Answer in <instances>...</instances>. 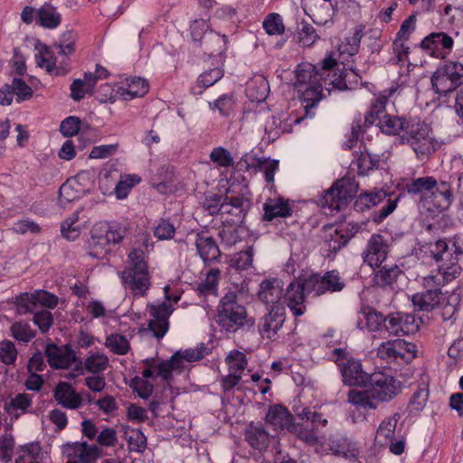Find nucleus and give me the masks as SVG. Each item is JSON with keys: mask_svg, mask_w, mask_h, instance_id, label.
Returning a JSON list of instances; mask_svg holds the SVG:
<instances>
[{"mask_svg": "<svg viewBox=\"0 0 463 463\" xmlns=\"http://www.w3.org/2000/svg\"><path fill=\"white\" fill-rule=\"evenodd\" d=\"M418 327V323L412 315L398 312L388 316L385 331L389 335L402 336L415 333Z\"/></svg>", "mask_w": 463, "mask_h": 463, "instance_id": "aec40b11", "label": "nucleus"}, {"mask_svg": "<svg viewBox=\"0 0 463 463\" xmlns=\"http://www.w3.org/2000/svg\"><path fill=\"white\" fill-rule=\"evenodd\" d=\"M266 421L274 430H290L292 425V415L281 405H274L269 409L266 415Z\"/></svg>", "mask_w": 463, "mask_h": 463, "instance_id": "2f4dec72", "label": "nucleus"}, {"mask_svg": "<svg viewBox=\"0 0 463 463\" xmlns=\"http://www.w3.org/2000/svg\"><path fill=\"white\" fill-rule=\"evenodd\" d=\"M215 321L219 326L229 333H235L245 326L252 327L253 317L248 315L246 307L240 303L235 291L227 292L219 302Z\"/></svg>", "mask_w": 463, "mask_h": 463, "instance_id": "20e7f679", "label": "nucleus"}, {"mask_svg": "<svg viewBox=\"0 0 463 463\" xmlns=\"http://www.w3.org/2000/svg\"><path fill=\"white\" fill-rule=\"evenodd\" d=\"M396 91V87L383 90L371 101L370 107L364 115L365 126L375 124L378 127L379 121L388 115L386 113V105Z\"/></svg>", "mask_w": 463, "mask_h": 463, "instance_id": "6ab92c4d", "label": "nucleus"}, {"mask_svg": "<svg viewBox=\"0 0 463 463\" xmlns=\"http://www.w3.org/2000/svg\"><path fill=\"white\" fill-rule=\"evenodd\" d=\"M210 159L218 167H229L233 165L231 152L222 146L214 147L210 153Z\"/></svg>", "mask_w": 463, "mask_h": 463, "instance_id": "e2e57ef3", "label": "nucleus"}, {"mask_svg": "<svg viewBox=\"0 0 463 463\" xmlns=\"http://www.w3.org/2000/svg\"><path fill=\"white\" fill-rule=\"evenodd\" d=\"M430 397L429 384L425 381L418 383L407 404V412L411 417L418 416L425 408Z\"/></svg>", "mask_w": 463, "mask_h": 463, "instance_id": "cd10ccee", "label": "nucleus"}, {"mask_svg": "<svg viewBox=\"0 0 463 463\" xmlns=\"http://www.w3.org/2000/svg\"><path fill=\"white\" fill-rule=\"evenodd\" d=\"M357 231L358 228L354 225H353L351 233L345 232L343 225H325L323 228L324 242L327 245L329 250H338L348 242Z\"/></svg>", "mask_w": 463, "mask_h": 463, "instance_id": "b1692460", "label": "nucleus"}, {"mask_svg": "<svg viewBox=\"0 0 463 463\" xmlns=\"http://www.w3.org/2000/svg\"><path fill=\"white\" fill-rule=\"evenodd\" d=\"M220 270L218 269H211L207 275L205 279L198 284L197 291L198 294L203 297L209 295H216L217 294V287L219 281Z\"/></svg>", "mask_w": 463, "mask_h": 463, "instance_id": "3c124183", "label": "nucleus"}, {"mask_svg": "<svg viewBox=\"0 0 463 463\" xmlns=\"http://www.w3.org/2000/svg\"><path fill=\"white\" fill-rule=\"evenodd\" d=\"M14 304L19 315L33 313L37 308L34 293H22L15 297Z\"/></svg>", "mask_w": 463, "mask_h": 463, "instance_id": "052dcab7", "label": "nucleus"}, {"mask_svg": "<svg viewBox=\"0 0 463 463\" xmlns=\"http://www.w3.org/2000/svg\"><path fill=\"white\" fill-rule=\"evenodd\" d=\"M386 196L387 194L383 189L363 192L356 197L354 209L364 213L382 203Z\"/></svg>", "mask_w": 463, "mask_h": 463, "instance_id": "f704fd0d", "label": "nucleus"}, {"mask_svg": "<svg viewBox=\"0 0 463 463\" xmlns=\"http://www.w3.org/2000/svg\"><path fill=\"white\" fill-rule=\"evenodd\" d=\"M364 390H351L348 402L366 410L377 409L379 403L389 402L402 391V383L392 374L375 372L368 376Z\"/></svg>", "mask_w": 463, "mask_h": 463, "instance_id": "f03ea898", "label": "nucleus"}, {"mask_svg": "<svg viewBox=\"0 0 463 463\" xmlns=\"http://www.w3.org/2000/svg\"><path fill=\"white\" fill-rule=\"evenodd\" d=\"M431 194L436 201L435 206L439 211L449 208L453 201L451 185L447 182L438 183Z\"/></svg>", "mask_w": 463, "mask_h": 463, "instance_id": "79ce46f5", "label": "nucleus"}, {"mask_svg": "<svg viewBox=\"0 0 463 463\" xmlns=\"http://www.w3.org/2000/svg\"><path fill=\"white\" fill-rule=\"evenodd\" d=\"M416 345L403 339L383 342L377 348V356L387 363L399 365L411 363L416 356Z\"/></svg>", "mask_w": 463, "mask_h": 463, "instance_id": "1a4fd4ad", "label": "nucleus"}, {"mask_svg": "<svg viewBox=\"0 0 463 463\" xmlns=\"http://www.w3.org/2000/svg\"><path fill=\"white\" fill-rule=\"evenodd\" d=\"M38 19L40 24L46 28H56L61 24L60 14L50 4H44L38 10Z\"/></svg>", "mask_w": 463, "mask_h": 463, "instance_id": "49530a36", "label": "nucleus"}, {"mask_svg": "<svg viewBox=\"0 0 463 463\" xmlns=\"http://www.w3.org/2000/svg\"><path fill=\"white\" fill-rule=\"evenodd\" d=\"M390 251L388 241L381 234H373L362 253L364 263L372 269L379 268Z\"/></svg>", "mask_w": 463, "mask_h": 463, "instance_id": "f8f14e48", "label": "nucleus"}, {"mask_svg": "<svg viewBox=\"0 0 463 463\" xmlns=\"http://www.w3.org/2000/svg\"><path fill=\"white\" fill-rule=\"evenodd\" d=\"M387 317H384L380 312L370 307L361 310L356 322V326L359 329L367 330L368 332L385 331Z\"/></svg>", "mask_w": 463, "mask_h": 463, "instance_id": "393cba45", "label": "nucleus"}, {"mask_svg": "<svg viewBox=\"0 0 463 463\" xmlns=\"http://www.w3.org/2000/svg\"><path fill=\"white\" fill-rule=\"evenodd\" d=\"M196 250L204 262L216 260L220 254V249L216 241L205 232L198 233L195 241Z\"/></svg>", "mask_w": 463, "mask_h": 463, "instance_id": "c85d7f7f", "label": "nucleus"}, {"mask_svg": "<svg viewBox=\"0 0 463 463\" xmlns=\"http://www.w3.org/2000/svg\"><path fill=\"white\" fill-rule=\"evenodd\" d=\"M402 273V269L397 265H381L374 271L372 280L373 285L380 288L392 287Z\"/></svg>", "mask_w": 463, "mask_h": 463, "instance_id": "c9c22d12", "label": "nucleus"}, {"mask_svg": "<svg viewBox=\"0 0 463 463\" xmlns=\"http://www.w3.org/2000/svg\"><path fill=\"white\" fill-rule=\"evenodd\" d=\"M268 83L261 80L260 82L253 81L247 87V95L253 101H262L267 97Z\"/></svg>", "mask_w": 463, "mask_h": 463, "instance_id": "774afa93", "label": "nucleus"}, {"mask_svg": "<svg viewBox=\"0 0 463 463\" xmlns=\"http://www.w3.org/2000/svg\"><path fill=\"white\" fill-rule=\"evenodd\" d=\"M400 418L401 415L399 413H394L393 415L383 420L377 429L375 437V440L378 444L384 446L393 439L394 432Z\"/></svg>", "mask_w": 463, "mask_h": 463, "instance_id": "e433bc0d", "label": "nucleus"}, {"mask_svg": "<svg viewBox=\"0 0 463 463\" xmlns=\"http://www.w3.org/2000/svg\"><path fill=\"white\" fill-rule=\"evenodd\" d=\"M245 203L246 201L242 197H227L219 208L220 214L232 216L231 218H226L224 222L230 224H236L242 222L246 214Z\"/></svg>", "mask_w": 463, "mask_h": 463, "instance_id": "bb28decb", "label": "nucleus"}, {"mask_svg": "<svg viewBox=\"0 0 463 463\" xmlns=\"http://www.w3.org/2000/svg\"><path fill=\"white\" fill-rule=\"evenodd\" d=\"M147 310L152 317L148 323V329L157 339L162 338L169 328V317L174 311L172 303L163 302L158 305L148 304Z\"/></svg>", "mask_w": 463, "mask_h": 463, "instance_id": "4468645a", "label": "nucleus"}, {"mask_svg": "<svg viewBox=\"0 0 463 463\" xmlns=\"http://www.w3.org/2000/svg\"><path fill=\"white\" fill-rule=\"evenodd\" d=\"M362 37L363 29L355 28L353 35L338 45L337 51L332 52L324 59L320 71V100L330 95L332 90L347 89L345 73L332 72L331 69L337 65L338 58L342 55L353 56L358 52Z\"/></svg>", "mask_w": 463, "mask_h": 463, "instance_id": "7ed1b4c3", "label": "nucleus"}, {"mask_svg": "<svg viewBox=\"0 0 463 463\" xmlns=\"http://www.w3.org/2000/svg\"><path fill=\"white\" fill-rule=\"evenodd\" d=\"M433 90L441 95H447L463 85V64L448 61L437 69L431 77Z\"/></svg>", "mask_w": 463, "mask_h": 463, "instance_id": "423d86ee", "label": "nucleus"}, {"mask_svg": "<svg viewBox=\"0 0 463 463\" xmlns=\"http://www.w3.org/2000/svg\"><path fill=\"white\" fill-rule=\"evenodd\" d=\"M53 397L59 404L70 410H76L82 404L81 396L68 383L61 382L53 391Z\"/></svg>", "mask_w": 463, "mask_h": 463, "instance_id": "a878e982", "label": "nucleus"}, {"mask_svg": "<svg viewBox=\"0 0 463 463\" xmlns=\"http://www.w3.org/2000/svg\"><path fill=\"white\" fill-rule=\"evenodd\" d=\"M318 71L316 65L303 62L296 70V84L301 93L300 99L305 109V118L315 117L318 101Z\"/></svg>", "mask_w": 463, "mask_h": 463, "instance_id": "39448f33", "label": "nucleus"}, {"mask_svg": "<svg viewBox=\"0 0 463 463\" xmlns=\"http://www.w3.org/2000/svg\"><path fill=\"white\" fill-rule=\"evenodd\" d=\"M298 43L302 46H311L317 39L316 29L307 21L304 20L298 27Z\"/></svg>", "mask_w": 463, "mask_h": 463, "instance_id": "4d7b16f0", "label": "nucleus"}, {"mask_svg": "<svg viewBox=\"0 0 463 463\" xmlns=\"http://www.w3.org/2000/svg\"><path fill=\"white\" fill-rule=\"evenodd\" d=\"M269 310V313L260 319L258 328L262 338L274 341L284 325L285 309L282 306H277Z\"/></svg>", "mask_w": 463, "mask_h": 463, "instance_id": "dca6fc26", "label": "nucleus"}, {"mask_svg": "<svg viewBox=\"0 0 463 463\" xmlns=\"http://www.w3.org/2000/svg\"><path fill=\"white\" fill-rule=\"evenodd\" d=\"M323 451L343 457L346 459H356L359 455L357 444L339 434L330 436L326 440L320 443Z\"/></svg>", "mask_w": 463, "mask_h": 463, "instance_id": "f3484780", "label": "nucleus"}, {"mask_svg": "<svg viewBox=\"0 0 463 463\" xmlns=\"http://www.w3.org/2000/svg\"><path fill=\"white\" fill-rule=\"evenodd\" d=\"M378 128L386 135H401L418 159L428 158L438 148V142L431 136L430 126L417 118L388 114L379 121Z\"/></svg>", "mask_w": 463, "mask_h": 463, "instance_id": "f257e3e1", "label": "nucleus"}, {"mask_svg": "<svg viewBox=\"0 0 463 463\" xmlns=\"http://www.w3.org/2000/svg\"><path fill=\"white\" fill-rule=\"evenodd\" d=\"M335 362L340 367L344 383L348 385L366 384L368 374L363 370L360 360L347 356L345 349L335 348L333 352Z\"/></svg>", "mask_w": 463, "mask_h": 463, "instance_id": "9d476101", "label": "nucleus"}, {"mask_svg": "<svg viewBox=\"0 0 463 463\" xmlns=\"http://www.w3.org/2000/svg\"><path fill=\"white\" fill-rule=\"evenodd\" d=\"M298 416L302 420H306L304 425V430L300 431V438L307 443H316L317 440V435L314 429L308 430V425L316 423L317 420V411H311L309 408H303V410L298 413Z\"/></svg>", "mask_w": 463, "mask_h": 463, "instance_id": "c03bdc74", "label": "nucleus"}, {"mask_svg": "<svg viewBox=\"0 0 463 463\" xmlns=\"http://www.w3.org/2000/svg\"><path fill=\"white\" fill-rule=\"evenodd\" d=\"M358 190V184L354 178L344 176L336 180L332 186L326 190L323 196L322 207L326 205L331 210L340 211L354 196Z\"/></svg>", "mask_w": 463, "mask_h": 463, "instance_id": "6e6552de", "label": "nucleus"}, {"mask_svg": "<svg viewBox=\"0 0 463 463\" xmlns=\"http://www.w3.org/2000/svg\"><path fill=\"white\" fill-rule=\"evenodd\" d=\"M388 157L389 153L387 151L380 153L372 146L365 147L356 160L358 174L360 175H369L372 171L384 165Z\"/></svg>", "mask_w": 463, "mask_h": 463, "instance_id": "412c9836", "label": "nucleus"}, {"mask_svg": "<svg viewBox=\"0 0 463 463\" xmlns=\"http://www.w3.org/2000/svg\"><path fill=\"white\" fill-rule=\"evenodd\" d=\"M439 275L441 277L443 283H449L460 276L462 269L458 264V260H449L442 263L439 269Z\"/></svg>", "mask_w": 463, "mask_h": 463, "instance_id": "5fc2aeb1", "label": "nucleus"}, {"mask_svg": "<svg viewBox=\"0 0 463 463\" xmlns=\"http://www.w3.org/2000/svg\"><path fill=\"white\" fill-rule=\"evenodd\" d=\"M76 35L72 32L64 33L53 47L61 55L69 56L75 52Z\"/></svg>", "mask_w": 463, "mask_h": 463, "instance_id": "bf43d9fd", "label": "nucleus"}, {"mask_svg": "<svg viewBox=\"0 0 463 463\" xmlns=\"http://www.w3.org/2000/svg\"><path fill=\"white\" fill-rule=\"evenodd\" d=\"M225 361L229 366V372L241 375V373L245 370L248 363L246 355L238 350L231 351L226 356Z\"/></svg>", "mask_w": 463, "mask_h": 463, "instance_id": "13d9d810", "label": "nucleus"}, {"mask_svg": "<svg viewBox=\"0 0 463 463\" xmlns=\"http://www.w3.org/2000/svg\"><path fill=\"white\" fill-rule=\"evenodd\" d=\"M440 289H428L422 293H417L412 296L411 301L419 311H431L439 303Z\"/></svg>", "mask_w": 463, "mask_h": 463, "instance_id": "4c0bfd02", "label": "nucleus"}, {"mask_svg": "<svg viewBox=\"0 0 463 463\" xmlns=\"http://www.w3.org/2000/svg\"><path fill=\"white\" fill-rule=\"evenodd\" d=\"M245 439L249 444L260 451L265 450L269 442V433L261 427L250 424L245 430Z\"/></svg>", "mask_w": 463, "mask_h": 463, "instance_id": "58836bf2", "label": "nucleus"}, {"mask_svg": "<svg viewBox=\"0 0 463 463\" xmlns=\"http://www.w3.org/2000/svg\"><path fill=\"white\" fill-rule=\"evenodd\" d=\"M345 283L337 270H330L320 277V295L339 292Z\"/></svg>", "mask_w": 463, "mask_h": 463, "instance_id": "a19ab883", "label": "nucleus"}, {"mask_svg": "<svg viewBox=\"0 0 463 463\" xmlns=\"http://www.w3.org/2000/svg\"><path fill=\"white\" fill-rule=\"evenodd\" d=\"M104 345L114 354H126L130 349V344L125 335L110 334L105 339Z\"/></svg>", "mask_w": 463, "mask_h": 463, "instance_id": "603ef678", "label": "nucleus"}, {"mask_svg": "<svg viewBox=\"0 0 463 463\" xmlns=\"http://www.w3.org/2000/svg\"><path fill=\"white\" fill-rule=\"evenodd\" d=\"M226 35H221L218 33L210 31L204 35L201 46L204 53L210 57H220L226 50Z\"/></svg>", "mask_w": 463, "mask_h": 463, "instance_id": "473e14b6", "label": "nucleus"}, {"mask_svg": "<svg viewBox=\"0 0 463 463\" xmlns=\"http://www.w3.org/2000/svg\"><path fill=\"white\" fill-rule=\"evenodd\" d=\"M35 60L39 67L45 69L52 75L61 76L70 71L68 66L56 64L57 58L47 46L40 50L39 53L35 55Z\"/></svg>", "mask_w": 463, "mask_h": 463, "instance_id": "c756f323", "label": "nucleus"}, {"mask_svg": "<svg viewBox=\"0 0 463 463\" xmlns=\"http://www.w3.org/2000/svg\"><path fill=\"white\" fill-rule=\"evenodd\" d=\"M235 105L234 98L232 93H222L213 101H209L211 109H217L222 116L228 117L233 110Z\"/></svg>", "mask_w": 463, "mask_h": 463, "instance_id": "864d4df0", "label": "nucleus"}, {"mask_svg": "<svg viewBox=\"0 0 463 463\" xmlns=\"http://www.w3.org/2000/svg\"><path fill=\"white\" fill-rule=\"evenodd\" d=\"M12 336L21 342L28 343L35 337L36 333L27 322L18 321L10 327Z\"/></svg>", "mask_w": 463, "mask_h": 463, "instance_id": "6e6d98bb", "label": "nucleus"}, {"mask_svg": "<svg viewBox=\"0 0 463 463\" xmlns=\"http://www.w3.org/2000/svg\"><path fill=\"white\" fill-rule=\"evenodd\" d=\"M250 165L263 172L268 183H273L275 173L279 168V160L266 157H254L251 165L248 164V166Z\"/></svg>", "mask_w": 463, "mask_h": 463, "instance_id": "de8ad7c7", "label": "nucleus"}, {"mask_svg": "<svg viewBox=\"0 0 463 463\" xmlns=\"http://www.w3.org/2000/svg\"><path fill=\"white\" fill-rule=\"evenodd\" d=\"M437 185L438 181L433 176H424L412 179L406 184L405 189L410 194L424 195L432 193Z\"/></svg>", "mask_w": 463, "mask_h": 463, "instance_id": "ea45409f", "label": "nucleus"}, {"mask_svg": "<svg viewBox=\"0 0 463 463\" xmlns=\"http://www.w3.org/2000/svg\"><path fill=\"white\" fill-rule=\"evenodd\" d=\"M61 453L66 458L84 463H95L101 457V449L86 441L67 442L61 446Z\"/></svg>", "mask_w": 463, "mask_h": 463, "instance_id": "2eb2a0df", "label": "nucleus"}, {"mask_svg": "<svg viewBox=\"0 0 463 463\" xmlns=\"http://www.w3.org/2000/svg\"><path fill=\"white\" fill-rule=\"evenodd\" d=\"M223 76V71L215 67L203 71L197 79L196 85L193 88L194 94H201L203 89L209 88L220 80Z\"/></svg>", "mask_w": 463, "mask_h": 463, "instance_id": "37998d69", "label": "nucleus"}, {"mask_svg": "<svg viewBox=\"0 0 463 463\" xmlns=\"http://www.w3.org/2000/svg\"><path fill=\"white\" fill-rule=\"evenodd\" d=\"M454 40L445 33H432L426 36L420 43V48L426 54L444 60L452 52Z\"/></svg>", "mask_w": 463, "mask_h": 463, "instance_id": "ddd939ff", "label": "nucleus"}, {"mask_svg": "<svg viewBox=\"0 0 463 463\" xmlns=\"http://www.w3.org/2000/svg\"><path fill=\"white\" fill-rule=\"evenodd\" d=\"M18 351L15 345L7 339L0 342V361L5 365L14 364Z\"/></svg>", "mask_w": 463, "mask_h": 463, "instance_id": "680f3d73", "label": "nucleus"}, {"mask_svg": "<svg viewBox=\"0 0 463 463\" xmlns=\"http://www.w3.org/2000/svg\"><path fill=\"white\" fill-rule=\"evenodd\" d=\"M42 448L39 443H30L22 447L15 463H41Z\"/></svg>", "mask_w": 463, "mask_h": 463, "instance_id": "8fccbe9b", "label": "nucleus"}, {"mask_svg": "<svg viewBox=\"0 0 463 463\" xmlns=\"http://www.w3.org/2000/svg\"><path fill=\"white\" fill-rule=\"evenodd\" d=\"M14 448V439L11 432L5 431L0 436V458L5 462L12 459Z\"/></svg>", "mask_w": 463, "mask_h": 463, "instance_id": "338daca9", "label": "nucleus"}, {"mask_svg": "<svg viewBox=\"0 0 463 463\" xmlns=\"http://www.w3.org/2000/svg\"><path fill=\"white\" fill-rule=\"evenodd\" d=\"M121 279L125 286L128 287L134 295L146 296L150 288V276L148 270L125 269L121 272Z\"/></svg>", "mask_w": 463, "mask_h": 463, "instance_id": "4be33fe9", "label": "nucleus"}, {"mask_svg": "<svg viewBox=\"0 0 463 463\" xmlns=\"http://www.w3.org/2000/svg\"><path fill=\"white\" fill-rule=\"evenodd\" d=\"M263 27L269 35H279L285 32V26L279 14H269L263 22Z\"/></svg>", "mask_w": 463, "mask_h": 463, "instance_id": "0e129e2a", "label": "nucleus"}, {"mask_svg": "<svg viewBox=\"0 0 463 463\" xmlns=\"http://www.w3.org/2000/svg\"><path fill=\"white\" fill-rule=\"evenodd\" d=\"M264 220L272 221L277 217L286 218L291 215L292 210L287 200L279 197L269 199L263 204Z\"/></svg>", "mask_w": 463, "mask_h": 463, "instance_id": "72a5a7b5", "label": "nucleus"}, {"mask_svg": "<svg viewBox=\"0 0 463 463\" xmlns=\"http://www.w3.org/2000/svg\"><path fill=\"white\" fill-rule=\"evenodd\" d=\"M449 250L446 240H437L421 245L419 249V258L423 261L439 263L443 260V255Z\"/></svg>", "mask_w": 463, "mask_h": 463, "instance_id": "7c9ffc66", "label": "nucleus"}, {"mask_svg": "<svg viewBox=\"0 0 463 463\" xmlns=\"http://www.w3.org/2000/svg\"><path fill=\"white\" fill-rule=\"evenodd\" d=\"M44 354L52 369H67L76 361V354L69 345H46Z\"/></svg>", "mask_w": 463, "mask_h": 463, "instance_id": "a211bd4d", "label": "nucleus"}, {"mask_svg": "<svg viewBox=\"0 0 463 463\" xmlns=\"http://www.w3.org/2000/svg\"><path fill=\"white\" fill-rule=\"evenodd\" d=\"M260 299L266 305L267 309L277 307V306H282L283 297V285L282 282L277 279L264 280L260 285L259 290Z\"/></svg>", "mask_w": 463, "mask_h": 463, "instance_id": "5701e85b", "label": "nucleus"}, {"mask_svg": "<svg viewBox=\"0 0 463 463\" xmlns=\"http://www.w3.org/2000/svg\"><path fill=\"white\" fill-rule=\"evenodd\" d=\"M148 83L145 79L134 77L129 80L127 88H120L125 99L143 97L148 91Z\"/></svg>", "mask_w": 463, "mask_h": 463, "instance_id": "a18cd8bd", "label": "nucleus"}, {"mask_svg": "<svg viewBox=\"0 0 463 463\" xmlns=\"http://www.w3.org/2000/svg\"><path fill=\"white\" fill-rule=\"evenodd\" d=\"M126 232L127 228L117 223L95 225L91 231L92 250L90 254L94 258H99L100 254L109 250L107 247L110 243H118Z\"/></svg>", "mask_w": 463, "mask_h": 463, "instance_id": "0eeeda50", "label": "nucleus"}, {"mask_svg": "<svg viewBox=\"0 0 463 463\" xmlns=\"http://www.w3.org/2000/svg\"><path fill=\"white\" fill-rule=\"evenodd\" d=\"M109 366V358L100 352H92L84 361V368L92 373L105 371Z\"/></svg>", "mask_w": 463, "mask_h": 463, "instance_id": "09e8293b", "label": "nucleus"}, {"mask_svg": "<svg viewBox=\"0 0 463 463\" xmlns=\"http://www.w3.org/2000/svg\"><path fill=\"white\" fill-rule=\"evenodd\" d=\"M310 282L292 281L283 289L282 303L288 307L295 317L303 315L306 311V297Z\"/></svg>", "mask_w": 463, "mask_h": 463, "instance_id": "9b49d317", "label": "nucleus"}, {"mask_svg": "<svg viewBox=\"0 0 463 463\" xmlns=\"http://www.w3.org/2000/svg\"><path fill=\"white\" fill-rule=\"evenodd\" d=\"M127 440L130 451L142 452L146 447V438L139 430L127 432Z\"/></svg>", "mask_w": 463, "mask_h": 463, "instance_id": "69168bd1", "label": "nucleus"}]
</instances>
